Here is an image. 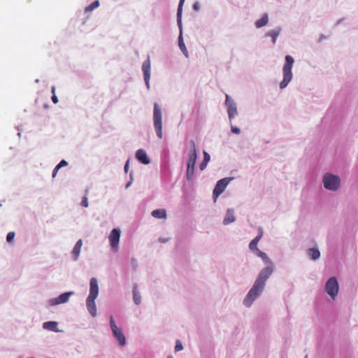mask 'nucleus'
Wrapping results in <instances>:
<instances>
[{
	"instance_id": "f257e3e1",
	"label": "nucleus",
	"mask_w": 358,
	"mask_h": 358,
	"mask_svg": "<svg viewBox=\"0 0 358 358\" xmlns=\"http://www.w3.org/2000/svg\"><path fill=\"white\" fill-rule=\"evenodd\" d=\"M273 271V269L271 266H267L260 271L253 286L244 299L243 303L245 306L250 307L252 302L260 295L264 288L266 281L272 274Z\"/></svg>"
},
{
	"instance_id": "f03ea898",
	"label": "nucleus",
	"mask_w": 358,
	"mask_h": 358,
	"mask_svg": "<svg viewBox=\"0 0 358 358\" xmlns=\"http://www.w3.org/2000/svg\"><path fill=\"white\" fill-rule=\"evenodd\" d=\"M294 58L290 55H287L285 57V63L283 66L282 72H283V80L280 83V87L281 89L285 88L289 83L292 79V69L294 64Z\"/></svg>"
},
{
	"instance_id": "7ed1b4c3",
	"label": "nucleus",
	"mask_w": 358,
	"mask_h": 358,
	"mask_svg": "<svg viewBox=\"0 0 358 358\" xmlns=\"http://www.w3.org/2000/svg\"><path fill=\"white\" fill-rule=\"evenodd\" d=\"M191 152L189 155L187 166V179L191 180L194 173V166L196 164L197 155L195 142L192 140L190 141Z\"/></svg>"
},
{
	"instance_id": "20e7f679",
	"label": "nucleus",
	"mask_w": 358,
	"mask_h": 358,
	"mask_svg": "<svg viewBox=\"0 0 358 358\" xmlns=\"http://www.w3.org/2000/svg\"><path fill=\"white\" fill-rule=\"evenodd\" d=\"M153 122L157 136L161 139L163 137L162 115L161 108L157 103L154 104Z\"/></svg>"
},
{
	"instance_id": "39448f33",
	"label": "nucleus",
	"mask_w": 358,
	"mask_h": 358,
	"mask_svg": "<svg viewBox=\"0 0 358 358\" xmlns=\"http://www.w3.org/2000/svg\"><path fill=\"white\" fill-rule=\"evenodd\" d=\"M324 187L329 190L336 191L341 185V179L338 176L327 173L323 176Z\"/></svg>"
},
{
	"instance_id": "423d86ee",
	"label": "nucleus",
	"mask_w": 358,
	"mask_h": 358,
	"mask_svg": "<svg viewBox=\"0 0 358 358\" xmlns=\"http://www.w3.org/2000/svg\"><path fill=\"white\" fill-rule=\"evenodd\" d=\"M110 326L113 332L114 337L117 341L119 345L120 346H124L126 344V338L124 335L123 334L122 329L119 328L114 320L113 316L110 317Z\"/></svg>"
},
{
	"instance_id": "0eeeda50",
	"label": "nucleus",
	"mask_w": 358,
	"mask_h": 358,
	"mask_svg": "<svg viewBox=\"0 0 358 358\" xmlns=\"http://www.w3.org/2000/svg\"><path fill=\"white\" fill-rule=\"evenodd\" d=\"M261 240V236H257L249 244V248L254 251L258 257H261L266 264H271V259L267 257L266 254L257 248V244Z\"/></svg>"
},
{
	"instance_id": "6e6552de",
	"label": "nucleus",
	"mask_w": 358,
	"mask_h": 358,
	"mask_svg": "<svg viewBox=\"0 0 358 358\" xmlns=\"http://www.w3.org/2000/svg\"><path fill=\"white\" fill-rule=\"evenodd\" d=\"M325 290L334 300L338 292V283L336 277H331L327 280L325 285Z\"/></svg>"
},
{
	"instance_id": "1a4fd4ad",
	"label": "nucleus",
	"mask_w": 358,
	"mask_h": 358,
	"mask_svg": "<svg viewBox=\"0 0 358 358\" xmlns=\"http://www.w3.org/2000/svg\"><path fill=\"white\" fill-rule=\"evenodd\" d=\"M231 180V178H224L217 181L213 190V196L215 200H216L217 198L224 191Z\"/></svg>"
},
{
	"instance_id": "9d476101",
	"label": "nucleus",
	"mask_w": 358,
	"mask_h": 358,
	"mask_svg": "<svg viewBox=\"0 0 358 358\" xmlns=\"http://www.w3.org/2000/svg\"><path fill=\"white\" fill-rule=\"evenodd\" d=\"M120 238V230L118 229H113L108 237L110 246L115 250H117L118 244Z\"/></svg>"
},
{
	"instance_id": "9b49d317",
	"label": "nucleus",
	"mask_w": 358,
	"mask_h": 358,
	"mask_svg": "<svg viewBox=\"0 0 358 358\" xmlns=\"http://www.w3.org/2000/svg\"><path fill=\"white\" fill-rule=\"evenodd\" d=\"M225 104L227 107V113H228L229 120H231V119L232 117H234L235 115H237V109H236V104L230 99V97L228 94H226Z\"/></svg>"
},
{
	"instance_id": "f8f14e48",
	"label": "nucleus",
	"mask_w": 358,
	"mask_h": 358,
	"mask_svg": "<svg viewBox=\"0 0 358 358\" xmlns=\"http://www.w3.org/2000/svg\"><path fill=\"white\" fill-rule=\"evenodd\" d=\"M73 294V292H65L60 294L58 297L52 299L50 301L51 306H56L61 303H64L69 301V296Z\"/></svg>"
},
{
	"instance_id": "ddd939ff",
	"label": "nucleus",
	"mask_w": 358,
	"mask_h": 358,
	"mask_svg": "<svg viewBox=\"0 0 358 358\" xmlns=\"http://www.w3.org/2000/svg\"><path fill=\"white\" fill-rule=\"evenodd\" d=\"M142 71L143 72L145 84L149 88V80L150 78V61L149 57L143 63Z\"/></svg>"
},
{
	"instance_id": "4468645a",
	"label": "nucleus",
	"mask_w": 358,
	"mask_h": 358,
	"mask_svg": "<svg viewBox=\"0 0 358 358\" xmlns=\"http://www.w3.org/2000/svg\"><path fill=\"white\" fill-rule=\"evenodd\" d=\"M99 294V286L97 280L95 278H92L90 282V294L88 298L96 299Z\"/></svg>"
},
{
	"instance_id": "2eb2a0df",
	"label": "nucleus",
	"mask_w": 358,
	"mask_h": 358,
	"mask_svg": "<svg viewBox=\"0 0 358 358\" xmlns=\"http://www.w3.org/2000/svg\"><path fill=\"white\" fill-rule=\"evenodd\" d=\"M136 159L143 164H149L150 161L148 158L146 152L143 149H139L136 153Z\"/></svg>"
},
{
	"instance_id": "dca6fc26",
	"label": "nucleus",
	"mask_w": 358,
	"mask_h": 358,
	"mask_svg": "<svg viewBox=\"0 0 358 358\" xmlns=\"http://www.w3.org/2000/svg\"><path fill=\"white\" fill-rule=\"evenodd\" d=\"M95 299L93 298H87V308L92 317H95L96 315V307L95 304Z\"/></svg>"
},
{
	"instance_id": "f3484780",
	"label": "nucleus",
	"mask_w": 358,
	"mask_h": 358,
	"mask_svg": "<svg viewBox=\"0 0 358 358\" xmlns=\"http://www.w3.org/2000/svg\"><path fill=\"white\" fill-rule=\"evenodd\" d=\"M82 245H83V241L81 239H80L76 242V243L72 250V255L73 256L74 260H78L79 255H80Z\"/></svg>"
},
{
	"instance_id": "a211bd4d",
	"label": "nucleus",
	"mask_w": 358,
	"mask_h": 358,
	"mask_svg": "<svg viewBox=\"0 0 358 358\" xmlns=\"http://www.w3.org/2000/svg\"><path fill=\"white\" fill-rule=\"evenodd\" d=\"M57 325L58 324L57 322L50 321L44 322L43 324V327L45 329L57 332L59 331V330L57 329Z\"/></svg>"
},
{
	"instance_id": "6ab92c4d",
	"label": "nucleus",
	"mask_w": 358,
	"mask_h": 358,
	"mask_svg": "<svg viewBox=\"0 0 358 358\" xmlns=\"http://www.w3.org/2000/svg\"><path fill=\"white\" fill-rule=\"evenodd\" d=\"M185 1V0H180L177 11V22L180 28L182 27V10Z\"/></svg>"
},
{
	"instance_id": "aec40b11",
	"label": "nucleus",
	"mask_w": 358,
	"mask_h": 358,
	"mask_svg": "<svg viewBox=\"0 0 358 358\" xmlns=\"http://www.w3.org/2000/svg\"><path fill=\"white\" fill-rule=\"evenodd\" d=\"M268 21V17L266 14H264L259 20H257L255 22V26L257 28H261L267 24Z\"/></svg>"
},
{
	"instance_id": "412c9836",
	"label": "nucleus",
	"mask_w": 358,
	"mask_h": 358,
	"mask_svg": "<svg viewBox=\"0 0 358 358\" xmlns=\"http://www.w3.org/2000/svg\"><path fill=\"white\" fill-rule=\"evenodd\" d=\"M235 221V217L231 210H228L223 220L224 224H228Z\"/></svg>"
},
{
	"instance_id": "4be33fe9",
	"label": "nucleus",
	"mask_w": 358,
	"mask_h": 358,
	"mask_svg": "<svg viewBox=\"0 0 358 358\" xmlns=\"http://www.w3.org/2000/svg\"><path fill=\"white\" fill-rule=\"evenodd\" d=\"M152 215L156 218H165L166 217V212L164 209H157L152 212Z\"/></svg>"
},
{
	"instance_id": "5701e85b",
	"label": "nucleus",
	"mask_w": 358,
	"mask_h": 358,
	"mask_svg": "<svg viewBox=\"0 0 358 358\" xmlns=\"http://www.w3.org/2000/svg\"><path fill=\"white\" fill-rule=\"evenodd\" d=\"M308 255L313 259V260H316L319 259L320 257V252L317 248H310L308 250Z\"/></svg>"
},
{
	"instance_id": "b1692460",
	"label": "nucleus",
	"mask_w": 358,
	"mask_h": 358,
	"mask_svg": "<svg viewBox=\"0 0 358 358\" xmlns=\"http://www.w3.org/2000/svg\"><path fill=\"white\" fill-rule=\"evenodd\" d=\"M133 299L136 305H139L141 302V297L137 291V285H134L133 288Z\"/></svg>"
},
{
	"instance_id": "393cba45",
	"label": "nucleus",
	"mask_w": 358,
	"mask_h": 358,
	"mask_svg": "<svg viewBox=\"0 0 358 358\" xmlns=\"http://www.w3.org/2000/svg\"><path fill=\"white\" fill-rule=\"evenodd\" d=\"M99 1L98 0H96V1H93L92 3H90L89 6H87V7H85V13L91 12L93 10H94L95 8H96L97 7H99Z\"/></svg>"
},
{
	"instance_id": "a878e982",
	"label": "nucleus",
	"mask_w": 358,
	"mask_h": 358,
	"mask_svg": "<svg viewBox=\"0 0 358 358\" xmlns=\"http://www.w3.org/2000/svg\"><path fill=\"white\" fill-rule=\"evenodd\" d=\"M66 165L67 162L64 159H62L54 169L52 172V177L55 178L56 176L57 173L60 168L65 166Z\"/></svg>"
},
{
	"instance_id": "bb28decb",
	"label": "nucleus",
	"mask_w": 358,
	"mask_h": 358,
	"mask_svg": "<svg viewBox=\"0 0 358 358\" xmlns=\"http://www.w3.org/2000/svg\"><path fill=\"white\" fill-rule=\"evenodd\" d=\"M279 34H280V31L278 30H272V31H269L267 34V35L272 38L273 43H275Z\"/></svg>"
},
{
	"instance_id": "cd10ccee",
	"label": "nucleus",
	"mask_w": 358,
	"mask_h": 358,
	"mask_svg": "<svg viewBox=\"0 0 358 358\" xmlns=\"http://www.w3.org/2000/svg\"><path fill=\"white\" fill-rule=\"evenodd\" d=\"M179 46L182 52L187 57V50L182 40L179 41Z\"/></svg>"
},
{
	"instance_id": "c85d7f7f",
	"label": "nucleus",
	"mask_w": 358,
	"mask_h": 358,
	"mask_svg": "<svg viewBox=\"0 0 358 358\" xmlns=\"http://www.w3.org/2000/svg\"><path fill=\"white\" fill-rule=\"evenodd\" d=\"M52 102L54 103H57L58 99H57V96L55 95V87H52Z\"/></svg>"
},
{
	"instance_id": "c756f323",
	"label": "nucleus",
	"mask_w": 358,
	"mask_h": 358,
	"mask_svg": "<svg viewBox=\"0 0 358 358\" xmlns=\"http://www.w3.org/2000/svg\"><path fill=\"white\" fill-rule=\"evenodd\" d=\"M15 237V232L10 231L7 234L6 240L8 242H11Z\"/></svg>"
},
{
	"instance_id": "7c9ffc66",
	"label": "nucleus",
	"mask_w": 358,
	"mask_h": 358,
	"mask_svg": "<svg viewBox=\"0 0 358 358\" xmlns=\"http://www.w3.org/2000/svg\"><path fill=\"white\" fill-rule=\"evenodd\" d=\"M182 348H183V347H182V343L179 341H176V347H175V350L176 352H178V351L182 350Z\"/></svg>"
},
{
	"instance_id": "2f4dec72",
	"label": "nucleus",
	"mask_w": 358,
	"mask_h": 358,
	"mask_svg": "<svg viewBox=\"0 0 358 358\" xmlns=\"http://www.w3.org/2000/svg\"><path fill=\"white\" fill-rule=\"evenodd\" d=\"M210 159V155L206 151H203V161H205V162L208 163Z\"/></svg>"
},
{
	"instance_id": "473e14b6",
	"label": "nucleus",
	"mask_w": 358,
	"mask_h": 358,
	"mask_svg": "<svg viewBox=\"0 0 358 358\" xmlns=\"http://www.w3.org/2000/svg\"><path fill=\"white\" fill-rule=\"evenodd\" d=\"M231 131L234 134H239L240 132H241V130L239 128L236 127H234L233 125H231Z\"/></svg>"
},
{
	"instance_id": "72a5a7b5",
	"label": "nucleus",
	"mask_w": 358,
	"mask_h": 358,
	"mask_svg": "<svg viewBox=\"0 0 358 358\" xmlns=\"http://www.w3.org/2000/svg\"><path fill=\"white\" fill-rule=\"evenodd\" d=\"M207 164L208 163L205 162V161L203 160V162L199 165V169H201V171H203L206 168Z\"/></svg>"
},
{
	"instance_id": "f704fd0d",
	"label": "nucleus",
	"mask_w": 358,
	"mask_h": 358,
	"mask_svg": "<svg viewBox=\"0 0 358 358\" xmlns=\"http://www.w3.org/2000/svg\"><path fill=\"white\" fill-rule=\"evenodd\" d=\"M193 9L198 11L200 9V5L199 2H195L193 5Z\"/></svg>"
},
{
	"instance_id": "c9c22d12",
	"label": "nucleus",
	"mask_w": 358,
	"mask_h": 358,
	"mask_svg": "<svg viewBox=\"0 0 358 358\" xmlns=\"http://www.w3.org/2000/svg\"><path fill=\"white\" fill-rule=\"evenodd\" d=\"M258 231H259V234L257 236H261V238H262V236H263V233H264L263 232V229L261 227H259L258 228Z\"/></svg>"
},
{
	"instance_id": "e433bc0d",
	"label": "nucleus",
	"mask_w": 358,
	"mask_h": 358,
	"mask_svg": "<svg viewBox=\"0 0 358 358\" xmlns=\"http://www.w3.org/2000/svg\"><path fill=\"white\" fill-rule=\"evenodd\" d=\"M124 169L125 172L128 171V169H129V160L126 162Z\"/></svg>"
},
{
	"instance_id": "4c0bfd02",
	"label": "nucleus",
	"mask_w": 358,
	"mask_h": 358,
	"mask_svg": "<svg viewBox=\"0 0 358 358\" xmlns=\"http://www.w3.org/2000/svg\"><path fill=\"white\" fill-rule=\"evenodd\" d=\"M83 206L86 208L88 206V203L87 202L83 203Z\"/></svg>"
},
{
	"instance_id": "58836bf2",
	"label": "nucleus",
	"mask_w": 358,
	"mask_h": 358,
	"mask_svg": "<svg viewBox=\"0 0 358 358\" xmlns=\"http://www.w3.org/2000/svg\"><path fill=\"white\" fill-rule=\"evenodd\" d=\"M85 201H86V198H84L83 200V202H85Z\"/></svg>"
},
{
	"instance_id": "ea45409f",
	"label": "nucleus",
	"mask_w": 358,
	"mask_h": 358,
	"mask_svg": "<svg viewBox=\"0 0 358 358\" xmlns=\"http://www.w3.org/2000/svg\"><path fill=\"white\" fill-rule=\"evenodd\" d=\"M305 358H308V356L306 355V356L305 357Z\"/></svg>"
}]
</instances>
